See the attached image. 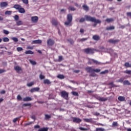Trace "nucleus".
Listing matches in <instances>:
<instances>
[{
    "mask_svg": "<svg viewBox=\"0 0 131 131\" xmlns=\"http://www.w3.org/2000/svg\"><path fill=\"white\" fill-rule=\"evenodd\" d=\"M16 25L18 26H20L21 25H23V21H22L21 20L17 21H16Z\"/></svg>",
    "mask_w": 131,
    "mask_h": 131,
    "instance_id": "29",
    "label": "nucleus"
},
{
    "mask_svg": "<svg viewBox=\"0 0 131 131\" xmlns=\"http://www.w3.org/2000/svg\"><path fill=\"white\" fill-rule=\"evenodd\" d=\"M88 64H89V65H92V64H95V65H101V63L95 59H89Z\"/></svg>",
    "mask_w": 131,
    "mask_h": 131,
    "instance_id": "5",
    "label": "nucleus"
},
{
    "mask_svg": "<svg viewBox=\"0 0 131 131\" xmlns=\"http://www.w3.org/2000/svg\"><path fill=\"white\" fill-rule=\"evenodd\" d=\"M33 85V82H31L27 84V86L29 87L32 86Z\"/></svg>",
    "mask_w": 131,
    "mask_h": 131,
    "instance_id": "56",
    "label": "nucleus"
},
{
    "mask_svg": "<svg viewBox=\"0 0 131 131\" xmlns=\"http://www.w3.org/2000/svg\"><path fill=\"white\" fill-rule=\"evenodd\" d=\"M17 52H21V51H23V48H22L21 47H18L17 48Z\"/></svg>",
    "mask_w": 131,
    "mask_h": 131,
    "instance_id": "55",
    "label": "nucleus"
},
{
    "mask_svg": "<svg viewBox=\"0 0 131 131\" xmlns=\"http://www.w3.org/2000/svg\"><path fill=\"white\" fill-rule=\"evenodd\" d=\"M84 121L85 122L91 123V122H93V119H92V118H90V119L85 118V119H84Z\"/></svg>",
    "mask_w": 131,
    "mask_h": 131,
    "instance_id": "21",
    "label": "nucleus"
},
{
    "mask_svg": "<svg viewBox=\"0 0 131 131\" xmlns=\"http://www.w3.org/2000/svg\"><path fill=\"white\" fill-rule=\"evenodd\" d=\"M52 116L51 115H49L48 114L45 115V119H50Z\"/></svg>",
    "mask_w": 131,
    "mask_h": 131,
    "instance_id": "41",
    "label": "nucleus"
},
{
    "mask_svg": "<svg viewBox=\"0 0 131 131\" xmlns=\"http://www.w3.org/2000/svg\"><path fill=\"white\" fill-rule=\"evenodd\" d=\"M22 2L24 4H25V5L28 4V0H22Z\"/></svg>",
    "mask_w": 131,
    "mask_h": 131,
    "instance_id": "57",
    "label": "nucleus"
},
{
    "mask_svg": "<svg viewBox=\"0 0 131 131\" xmlns=\"http://www.w3.org/2000/svg\"><path fill=\"white\" fill-rule=\"evenodd\" d=\"M67 21L64 22V25L67 27H71L72 26V20H73V16H72V14H68L67 17Z\"/></svg>",
    "mask_w": 131,
    "mask_h": 131,
    "instance_id": "2",
    "label": "nucleus"
},
{
    "mask_svg": "<svg viewBox=\"0 0 131 131\" xmlns=\"http://www.w3.org/2000/svg\"><path fill=\"white\" fill-rule=\"evenodd\" d=\"M124 66L126 68H131V64H129V62H125L124 64Z\"/></svg>",
    "mask_w": 131,
    "mask_h": 131,
    "instance_id": "23",
    "label": "nucleus"
},
{
    "mask_svg": "<svg viewBox=\"0 0 131 131\" xmlns=\"http://www.w3.org/2000/svg\"><path fill=\"white\" fill-rule=\"evenodd\" d=\"M112 124L113 126H118V123L117 122H113Z\"/></svg>",
    "mask_w": 131,
    "mask_h": 131,
    "instance_id": "50",
    "label": "nucleus"
},
{
    "mask_svg": "<svg viewBox=\"0 0 131 131\" xmlns=\"http://www.w3.org/2000/svg\"><path fill=\"white\" fill-rule=\"evenodd\" d=\"M39 78L41 80L45 79V76L42 74H40L39 75Z\"/></svg>",
    "mask_w": 131,
    "mask_h": 131,
    "instance_id": "52",
    "label": "nucleus"
},
{
    "mask_svg": "<svg viewBox=\"0 0 131 131\" xmlns=\"http://www.w3.org/2000/svg\"><path fill=\"white\" fill-rule=\"evenodd\" d=\"M106 73H109V71L108 70H105V71L100 72V74H106Z\"/></svg>",
    "mask_w": 131,
    "mask_h": 131,
    "instance_id": "33",
    "label": "nucleus"
},
{
    "mask_svg": "<svg viewBox=\"0 0 131 131\" xmlns=\"http://www.w3.org/2000/svg\"><path fill=\"white\" fill-rule=\"evenodd\" d=\"M80 33H83V32H84V30L83 29H80Z\"/></svg>",
    "mask_w": 131,
    "mask_h": 131,
    "instance_id": "61",
    "label": "nucleus"
},
{
    "mask_svg": "<svg viewBox=\"0 0 131 131\" xmlns=\"http://www.w3.org/2000/svg\"><path fill=\"white\" fill-rule=\"evenodd\" d=\"M43 83L45 84H51V82L50 80L47 79L43 80Z\"/></svg>",
    "mask_w": 131,
    "mask_h": 131,
    "instance_id": "19",
    "label": "nucleus"
},
{
    "mask_svg": "<svg viewBox=\"0 0 131 131\" xmlns=\"http://www.w3.org/2000/svg\"><path fill=\"white\" fill-rule=\"evenodd\" d=\"M74 72L75 73H79V72H80V70H75V71H74Z\"/></svg>",
    "mask_w": 131,
    "mask_h": 131,
    "instance_id": "64",
    "label": "nucleus"
},
{
    "mask_svg": "<svg viewBox=\"0 0 131 131\" xmlns=\"http://www.w3.org/2000/svg\"><path fill=\"white\" fill-rule=\"evenodd\" d=\"M9 40H10V39L8 37L3 38V41L4 42H8V41H9Z\"/></svg>",
    "mask_w": 131,
    "mask_h": 131,
    "instance_id": "37",
    "label": "nucleus"
},
{
    "mask_svg": "<svg viewBox=\"0 0 131 131\" xmlns=\"http://www.w3.org/2000/svg\"><path fill=\"white\" fill-rule=\"evenodd\" d=\"M18 11L20 14H25V10L24 9V8H22V6H21V7L19 8V9H18Z\"/></svg>",
    "mask_w": 131,
    "mask_h": 131,
    "instance_id": "14",
    "label": "nucleus"
},
{
    "mask_svg": "<svg viewBox=\"0 0 131 131\" xmlns=\"http://www.w3.org/2000/svg\"><path fill=\"white\" fill-rule=\"evenodd\" d=\"M72 94L73 96H76V97H78L79 95L78 94V93L76 92H72Z\"/></svg>",
    "mask_w": 131,
    "mask_h": 131,
    "instance_id": "34",
    "label": "nucleus"
},
{
    "mask_svg": "<svg viewBox=\"0 0 131 131\" xmlns=\"http://www.w3.org/2000/svg\"><path fill=\"white\" fill-rule=\"evenodd\" d=\"M11 39H12V40H13L15 42H17V41H18V38L17 37H12Z\"/></svg>",
    "mask_w": 131,
    "mask_h": 131,
    "instance_id": "47",
    "label": "nucleus"
},
{
    "mask_svg": "<svg viewBox=\"0 0 131 131\" xmlns=\"http://www.w3.org/2000/svg\"><path fill=\"white\" fill-rule=\"evenodd\" d=\"M108 84V85H111L112 88H119V85L114 84L113 82H111Z\"/></svg>",
    "mask_w": 131,
    "mask_h": 131,
    "instance_id": "17",
    "label": "nucleus"
},
{
    "mask_svg": "<svg viewBox=\"0 0 131 131\" xmlns=\"http://www.w3.org/2000/svg\"><path fill=\"white\" fill-rule=\"evenodd\" d=\"M14 70L17 72H19V71H21V69L19 66H16L14 67Z\"/></svg>",
    "mask_w": 131,
    "mask_h": 131,
    "instance_id": "27",
    "label": "nucleus"
},
{
    "mask_svg": "<svg viewBox=\"0 0 131 131\" xmlns=\"http://www.w3.org/2000/svg\"><path fill=\"white\" fill-rule=\"evenodd\" d=\"M73 121L75 123H80V122L81 121V119L78 118L74 117V118H73Z\"/></svg>",
    "mask_w": 131,
    "mask_h": 131,
    "instance_id": "9",
    "label": "nucleus"
},
{
    "mask_svg": "<svg viewBox=\"0 0 131 131\" xmlns=\"http://www.w3.org/2000/svg\"><path fill=\"white\" fill-rule=\"evenodd\" d=\"M118 100L120 102H123V101H125V97L123 96H119L118 98Z\"/></svg>",
    "mask_w": 131,
    "mask_h": 131,
    "instance_id": "16",
    "label": "nucleus"
},
{
    "mask_svg": "<svg viewBox=\"0 0 131 131\" xmlns=\"http://www.w3.org/2000/svg\"><path fill=\"white\" fill-rule=\"evenodd\" d=\"M41 40H35L33 41V43H41Z\"/></svg>",
    "mask_w": 131,
    "mask_h": 131,
    "instance_id": "32",
    "label": "nucleus"
},
{
    "mask_svg": "<svg viewBox=\"0 0 131 131\" xmlns=\"http://www.w3.org/2000/svg\"><path fill=\"white\" fill-rule=\"evenodd\" d=\"M60 95L61 98H63L64 100H69V93L66 92V91H62L60 92Z\"/></svg>",
    "mask_w": 131,
    "mask_h": 131,
    "instance_id": "4",
    "label": "nucleus"
},
{
    "mask_svg": "<svg viewBox=\"0 0 131 131\" xmlns=\"http://www.w3.org/2000/svg\"><path fill=\"white\" fill-rule=\"evenodd\" d=\"M63 60V56H59L58 57V61L59 62H61V61H62Z\"/></svg>",
    "mask_w": 131,
    "mask_h": 131,
    "instance_id": "53",
    "label": "nucleus"
},
{
    "mask_svg": "<svg viewBox=\"0 0 131 131\" xmlns=\"http://www.w3.org/2000/svg\"><path fill=\"white\" fill-rule=\"evenodd\" d=\"M126 15L128 17H131V12H127Z\"/></svg>",
    "mask_w": 131,
    "mask_h": 131,
    "instance_id": "60",
    "label": "nucleus"
},
{
    "mask_svg": "<svg viewBox=\"0 0 131 131\" xmlns=\"http://www.w3.org/2000/svg\"><path fill=\"white\" fill-rule=\"evenodd\" d=\"M21 7V6L20 5L16 4L14 5L13 8L14 9H15V10H17L18 11Z\"/></svg>",
    "mask_w": 131,
    "mask_h": 131,
    "instance_id": "18",
    "label": "nucleus"
},
{
    "mask_svg": "<svg viewBox=\"0 0 131 131\" xmlns=\"http://www.w3.org/2000/svg\"><path fill=\"white\" fill-rule=\"evenodd\" d=\"M25 53L26 55H32L33 54V52L31 51V50L27 51Z\"/></svg>",
    "mask_w": 131,
    "mask_h": 131,
    "instance_id": "30",
    "label": "nucleus"
},
{
    "mask_svg": "<svg viewBox=\"0 0 131 131\" xmlns=\"http://www.w3.org/2000/svg\"><path fill=\"white\" fill-rule=\"evenodd\" d=\"M124 85H130L131 83L128 80H125L123 82Z\"/></svg>",
    "mask_w": 131,
    "mask_h": 131,
    "instance_id": "13",
    "label": "nucleus"
},
{
    "mask_svg": "<svg viewBox=\"0 0 131 131\" xmlns=\"http://www.w3.org/2000/svg\"><path fill=\"white\" fill-rule=\"evenodd\" d=\"M38 21V17L37 16L33 17V23H37Z\"/></svg>",
    "mask_w": 131,
    "mask_h": 131,
    "instance_id": "28",
    "label": "nucleus"
},
{
    "mask_svg": "<svg viewBox=\"0 0 131 131\" xmlns=\"http://www.w3.org/2000/svg\"><path fill=\"white\" fill-rule=\"evenodd\" d=\"M120 41V40L117 39H110L108 40V42L110 43H113V45H116V43H118Z\"/></svg>",
    "mask_w": 131,
    "mask_h": 131,
    "instance_id": "7",
    "label": "nucleus"
},
{
    "mask_svg": "<svg viewBox=\"0 0 131 131\" xmlns=\"http://www.w3.org/2000/svg\"><path fill=\"white\" fill-rule=\"evenodd\" d=\"M49 130V127H42L39 128L38 131H48Z\"/></svg>",
    "mask_w": 131,
    "mask_h": 131,
    "instance_id": "20",
    "label": "nucleus"
},
{
    "mask_svg": "<svg viewBox=\"0 0 131 131\" xmlns=\"http://www.w3.org/2000/svg\"><path fill=\"white\" fill-rule=\"evenodd\" d=\"M33 49V47L28 46L27 47V50H32Z\"/></svg>",
    "mask_w": 131,
    "mask_h": 131,
    "instance_id": "59",
    "label": "nucleus"
},
{
    "mask_svg": "<svg viewBox=\"0 0 131 131\" xmlns=\"http://www.w3.org/2000/svg\"><path fill=\"white\" fill-rule=\"evenodd\" d=\"M8 6V2H4L0 4L1 8H6Z\"/></svg>",
    "mask_w": 131,
    "mask_h": 131,
    "instance_id": "10",
    "label": "nucleus"
},
{
    "mask_svg": "<svg viewBox=\"0 0 131 131\" xmlns=\"http://www.w3.org/2000/svg\"><path fill=\"white\" fill-rule=\"evenodd\" d=\"M5 14L6 15H12V11H7L5 12Z\"/></svg>",
    "mask_w": 131,
    "mask_h": 131,
    "instance_id": "42",
    "label": "nucleus"
},
{
    "mask_svg": "<svg viewBox=\"0 0 131 131\" xmlns=\"http://www.w3.org/2000/svg\"><path fill=\"white\" fill-rule=\"evenodd\" d=\"M14 19L15 20V21H18V20H19V16L17 15H15L14 16Z\"/></svg>",
    "mask_w": 131,
    "mask_h": 131,
    "instance_id": "45",
    "label": "nucleus"
},
{
    "mask_svg": "<svg viewBox=\"0 0 131 131\" xmlns=\"http://www.w3.org/2000/svg\"><path fill=\"white\" fill-rule=\"evenodd\" d=\"M115 29V27L114 26H111L110 27H107L106 28V30H114Z\"/></svg>",
    "mask_w": 131,
    "mask_h": 131,
    "instance_id": "15",
    "label": "nucleus"
},
{
    "mask_svg": "<svg viewBox=\"0 0 131 131\" xmlns=\"http://www.w3.org/2000/svg\"><path fill=\"white\" fill-rule=\"evenodd\" d=\"M85 18L86 21H89L90 22H94V23H96L93 25L94 27H96V26H97V24H101L102 22L101 20H100V19H96V17H92L89 15H85Z\"/></svg>",
    "mask_w": 131,
    "mask_h": 131,
    "instance_id": "1",
    "label": "nucleus"
},
{
    "mask_svg": "<svg viewBox=\"0 0 131 131\" xmlns=\"http://www.w3.org/2000/svg\"><path fill=\"white\" fill-rule=\"evenodd\" d=\"M57 78L59 79H64L65 78V76L63 75L59 74L57 75Z\"/></svg>",
    "mask_w": 131,
    "mask_h": 131,
    "instance_id": "26",
    "label": "nucleus"
},
{
    "mask_svg": "<svg viewBox=\"0 0 131 131\" xmlns=\"http://www.w3.org/2000/svg\"><path fill=\"white\" fill-rule=\"evenodd\" d=\"M51 23L52 25H54V26H57V25H58V21H57L55 18L52 19Z\"/></svg>",
    "mask_w": 131,
    "mask_h": 131,
    "instance_id": "12",
    "label": "nucleus"
},
{
    "mask_svg": "<svg viewBox=\"0 0 131 131\" xmlns=\"http://www.w3.org/2000/svg\"><path fill=\"white\" fill-rule=\"evenodd\" d=\"M79 129H80V130H88L86 128H83L82 127H79Z\"/></svg>",
    "mask_w": 131,
    "mask_h": 131,
    "instance_id": "54",
    "label": "nucleus"
},
{
    "mask_svg": "<svg viewBox=\"0 0 131 131\" xmlns=\"http://www.w3.org/2000/svg\"><path fill=\"white\" fill-rule=\"evenodd\" d=\"M39 127H40V126L38 125H36L34 126V128H39Z\"/></svg>",
    "mask_w": 131,
    "mask_h": 131,
    "instance_id": "62",
    "label": "nucleus"
},
{
    "mask_svg": "<svg viewBox=\"0 0 131 131\" xmlns=\"http://www.w3.org/2000/svg\"><path fill=\"white\" fill-rule=\"evenodd\" d=\"M3 33H4V34H9V33H10V32H9V31L6 30H3Z\"/></svg>",
    "mask_w": 131,
    "mask_h": 131,
    "instance_id": "48",
    "label": "nucleus"
},
{
    "mask_svg": "<svg viewBox=\"0 0 131 131\" xmlns=\"http://www.w3.org/2000/svg\"><path fill=\"white\" fill-rule=\"evenodd\" d=\"M84 53H85L86 54H94V53H95V51H96V50L94 48H86L85 49L83 50Z\"/></svg>",
    "mask_w": 131,
    "mask_h": 131,
    "instance_id": "6",
    "label": "nucleus"
},
{
    "mask_svg": "<svg viewBox=\"0 0 131 131\" xmlns=\"http://www.w3.org/2000/svg\"><path fill=\"white\" fill-rule=\"evenodd\" d=\"M124 73H126V74H131V70H126L124 71Z\"/></svg>",
    "mask_w": 131,
    "mask_h": 131,
    "instance_id": "44",
    "label": "nucleus"
},
{
    "mask_svg": "<svg viewBox=\"0 0 131 131\" xmlns=\"http://www.w3.org/2000/svg\"><path fill=\"white\" fill-rule=\"evenodd\" d=\"M47 45L48 46H54V45H55V41L50 38L48 40H47Z\"/></svg>",
    "mask_w": 131,
    "mask_h": 131,
    "instance_id": "8",
    "label": "nucleus"
},
{
    "mask_svg": "<svg viewBox=\"0 0 131 131\" xmlns=\"http://www.w3.org/2000/svg\"><path fill=\"white\" fill-rule=\"evenodd\" d=\"M124 78H120L119 80H117L116 81V82H121V83H122L124 81Z\"/></svg>",
    "mask_w": 131,
    "mask_h": 131,
    "instance_id": "24",
    "label": "nucleus"
},
{
    "mask_svg": "<svg viewBox=\"0 0 131 131\" xmlns=\"http://www.w3.org/2000/svg\"><path fill=\"white\" fill-rule=\"evenodd\" d=\"M31 98L29 97H26V98H24L23 99V101L24 102H28V101H31Z\"/></svg>",
    "mask_w": 131,
    "mask_h": 131,
    "instance_id": "22",
    "label": "nucleus"
},
{
    "mask_svg": "<svg viewBox=\"0 0 131 131\" xmlns=\"http://www.w3.org/2000/svg\"><path fill=\"white\" fill-rule=\"evenodd\" d=\"M39 88L36 87L33 88V92H39Z\"/></svg>",
    "mask_w": 131,
    "mask_h": 131,
    "instance_id": "39",
    "label": "nucleus"
},
{
    "mask_svg": "<svg viewBox=\"0 0 131 131\" xmlns=\"http://www.w3.org/2000/svg\"><path fill=\"white\" fill-rule=\"evenodd\" d=\"M100 101H101V102H106V101H107V100H108V98H103V97H101L99 99Z\"/></svg>",
    "mask_w": 131,
    "mask_h": 131,
    "instance_id": "31",
    "label": "nucleus"
},
{
    "mask_svg": "<svg viewBox=\"0 0 131 131\" xmlns=\"http://www.w3.org/2000/svg\"><path fill=\"white\" fill-rule=\"evenodd\" d=\"M85 21V18L82 17L80 19L79 22L80 23H83V22H84Z\"/></svg>",
    "mask_w": 131,
    "mask_h": 131,
    "instance_id": "43",
    "label": "nucleus"
},
{
    "mask_svg": "<svg viewBox=\"0 0 131 131\" xmlns=\"http://www.w3.org/2000/svg\"><path fill=\"white\" fill-rule=\"evenodd\" d=\"M17 100H18V101H21V100H22V97H21V96L19 95H17Z\"/></svg>",
    "mask_w": 131,
    "mask_h": 131,
    "instance_id": "51",
    "label": "nucleus"
},
{
    "mask_svg": "<svg viewBox=\"0 0 131 131\" xmlns=\"http://www.w3.org/2000/svg\"><path fill=\"white\" fill-rule=\"evenodd\" d=\"M31 105L30 103H24L23 104V107H26L27 106H30Z\"/></svg>",
    "mask_w": 131,
    "mask_h": 131,
    "instance_id": "58",
    "label": "nucleus"
},
{
    "mask_svg": "<svg viewBox=\"0 0 131 131\" xmlns=\"http://www.w3.org/2000/svg\"><path fill=\"white\" fill-rule=\"evenodd\" d=\"M5 71L4 70H3V69H0V74H1V73H4V72H5Z\"/></svg>",
    "mask_w": 131,
    "mask_h": 131,
    "instance_id": "63",
    "label": "nucleus"
},
{
    "mask_svg": "<svg viewBox=\"0 0 131 131\" xmlns=\"http://www.w3.org/2000/svg\"><path fill=\"white\" fill-rule=\"evenodd\" d=\"M19 118H20V117H18V118H15L13 120V122H14V123L17 122V121H18V119H19Z\"/></svg>",
    "mask_w": 131,
    "mask_h": 131,
    "instance_id": "49",
    "label": "nucleus"
},
{
    "mask_svg": "<svg viewBox=\"0 0 131 131\" xmlns=\"http://www.w3.org/2000/svg\"><path fill=\"white\" fill-rule=\"evenodd\" d=\"M69 10L70 11H75V8L72 6H70L69 8Z\"/></svg>",
    "mask_w": 131,
    "mask_h": 131,
    "instance_id": "46",
    "label": "nucleus"
},
{
    "mask_svg": "<svg viewBox=\"0 0 131 131\" xmlns=\"http://www.w3.org/2000/svg\"><path fill=\"white\" fill-rule=\"evenodd\" d=\"M105 21L107 23H111V22H113V21H114V19H113V18H106Z\"/></svg>",
    "mask_w": 131,
    "mask_h": 131,
    "instance_id": "25",
    "label": "nucleus"
},
{
    "mask_svg": "<svg viewBox=\"0 0 131 131\" xmlns=\"http://www.w3.org/2000/svg\"><path fill=\"white\" fill-rule=\"evenodd\" d=\"M95 131H105V129L104 128H96Z\"/></svg>",
    "mask_w": 131,
    "mask_h": 131,
    "instance_id": "35",
    "label": "nucleus"
},
{
    "mask_svg": "<svg viewBox=\"0 0 131 131\" xmlns=\"http://www.w3.org/2000/svg\"><path fill=\"white\" fill-rule=\"evenodd\" d=\"M85 70H86V72H88V73H93V72H96V73H99V72H101V69H93L92 67H88L85 68Z\"/></svg>",
    "mask_w": 131,
    "mask_h": 131,
    "instance_id": "3",
    "label": "nucleus"
},
{
    "mask_svg": "<svg viewBox=\"0 0 131 131\" xmlns=\"http://www.w3.org/2000/svg\"><path fill=\"white\" fill-rule=\"evenodd\" d=\"M88 39H89V38H82L80 39L79 41H85V40H88Z\"/></svg>",
    "mask_w": 131,
    "mask_h": 131,
    "instance_id": "40",
    "label": "nucleus"
},
{
    "mask_svg": "<svg viewBox=\"0 0 131 131\" xmlns=\"http://www.w3.org/2000/svg\"><path fill=\"white\" fill-rule=\"evenodd\" d=\"M93 39H94V40H96V41H98V40H100V36L98 35H94L93 36Z\"/></svg>",
    "mask_w": 131,
    "mask_h": 131,
    "instance_id": "11",
    "label": "nucleus"
},
{
    "mask_svg": "<svg viewBox=\"0 0 131 131\" xmlns=\"http://www.w3.org/2000/svg\"><path fill=\"white\" fill-rule=\"evenodd\" d=\"M83 9L84 10V11H89V7H88L86 5H83Z\"/></svg>",
    "mask_w": 131,
    "mask_h": 131,
    "instance_id": "38",
    "label": "nucleus"
},
{
    "mask_svg": "<svg viewBox=\"0 0 131 131\" xmlns=\"http://www.w3.org/2000/svg\"><path fill=\"white\" fill-rule=\"evenodd\" d=\"M68 41L71 43V45H73L74 43V41H73V39L70 38L68 39Z\"/></svg>",
    "mask_w": 131,
    "mask_h": 131,
    "instance_id": "36",
    "label": "nucleus"
}]
</instances>
